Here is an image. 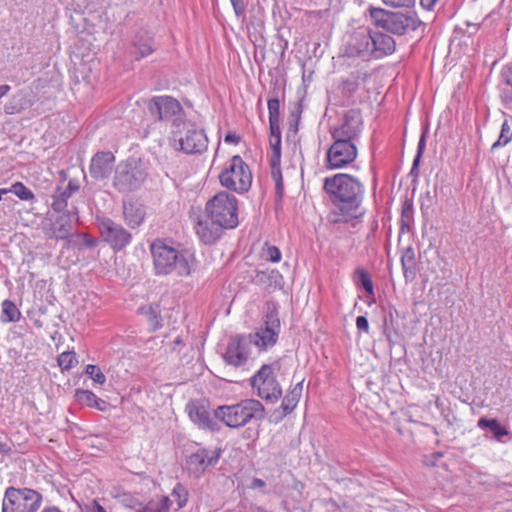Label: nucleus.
<instances>
[{"instance_id": "60", "label": "nucleus", "mask_w": 512, "mask_h": 512, "mask_svg": "<svg viewBox=\"0 0 512 512\" xmlns=\"http://www.w3.org/2000/svg\"><path fill=\"white\" fill-rule=\"evenodd\" d=\"M10 193V189H0V200L4 198V195Z\"/></svg>"}, {"instance_id": "47", "label": "nucleus", "mask_w": 512, "mask_h": 512, "mask_svg": "<svg viewBox=\"0 0 512 512\" xmlns=\"http://www.w3.org/2000/svg\"><path fill=\"white\" fill-rule=\"evenodd\" d=\"M386 5L392 7H412L415 0H383Z\"/></svg>"}, {"instance_id": "13", "label": "nucleus", "mask_w": 512, "mask_h": 512, "mask_svg": "<svg viewBox=\"0 0 512 512\" xmlns=\"http://www.w3.org/2000/svg\"><path fill=\"white\" fill-rule=\"evenodd\" d=\"M97 226L101 237L113 250H122L132 239L131 234L121 224L110 218H98Z\"/></svg>"}, {"instance_id": "18", "label": "nucleus", "mask_w": 512, "mask_h": 512, "mask_svg": "<svg viewBox=\"0 0 512 512\" xmlns=\"http://www.w3.org/2000/svg\"><path fill=\"white\" fill-rule=\"evenodd\" d=\"M223 229L225 228L218 222L216 223L207 213L205 216L199 217L195 225L197 236L206 245L214 244L222 235Z\"/></svg>"}, {"instance_id": "31", "label": "nucleus", "mask_w": 512, "mask_h": 512, "mask_svg": "<svg viewBox=\"0 0 512 512\" xmlns=\"http://www.w3.org/2000/svg\"><path fill=\"white\" fill-rule=\"evenodd\" d=\"M141 314L145 315L153 330H156L162 326L160 317V306L159 304L144 305L139 308Z\"/></svg>"}, {"instance_id": "42", "label": "nucleus", "mask_w": 512, "mask_h": 512, "mask_svg": "<svg viewBox=\"0 0 512 512\" xmlns=\"http://www.w3.org/2000/svg\"><path fill=\"white\" fill-rule=\"evenodd\" d=\"M85 372L94 380V382H96L98 384H103L106 381L105 375L101 372L100 368L96 365H92V364L87 365Z\"/></svg>"}, {"instance_id": "50", "label": "nucleus", "mask_w": 512, "mask_h": 512, "mask_svg": "<svg viewBox=\"0 0 512 512\" xmlns=\"http://www.w3.org/2000/svg\"><path fill=\"white\" fill-rule=\"evenodd\" d=\"M272 157L270 160L271 163V171L281 170L280 169V157H281V151H272Z\"/></svg>"}, {"instance_id": "6", "label": "nucleus", "mask_w": 512, "mask_h": 512, "mask_svg": "<svg viewBox=\"0 0 512 512\" xmlns=\"http://www.w3.org/2000/svg\"><path fill=\"white\" fill-rule=\"evenodd\" d=\"M205 212L226 229L238 225L237 199L228 192L221 191L213 196L206 203Z\"/></svg>"}, {"instance_id": "27", "label": "nucleus", "mask_w": 512, "mask_h": 512, "mask_svg": "<svg viewBox=\"0 0 512 512\" xmlns=\"http://www.w3.org/2000/svg\"><path fill=\"white\" fill-rule=\"evenodd\" d=\"M501 99L505 104H512V64L501 71Z\"/></svg>"}, {"instance_id": "9", "label": "nucleus", "mask_w": 512, "mask_h": 512, "mask_svg": "<svg viewBox=\"0 0 512 512\" xmlns=\"http://www.w3.org/2000/svg\"><path fill=\"white\" fill-rule=\"evenodd\" d=\"M42 499V495L36 490L8 487L2 503V512H37Z\"/></svg>"}, {"instance_id": "12", "label": "nucleus", "mask_w": 512, "mask_h": 512, "mask_svg": "<svg viewBox=\"0 0 512 512\" xmlns=\"http://www.w3.org/2000/svg\"><path fill=\"white\" fill-rule=\"evenodd\" d=\"M333 140L326 153V167L341 169L354 162L358 155L356 144L344 139Z\"/></svg>"}, {"instance_id": "22", "label": "nucleus", "mask_w": 512, "mask_h": 512, "mask_svg": "<svg viewBox=\"0 0 512 512\" xmlns=\"http://www.w3.org/2000/svg\"><path fill=\"white\" fill-rule=\"evenodd\" d=\"M372 56L380 58L392 54L395 51V40L387 34L379 31H372Z\"/></svg>"}, {"instance_id": "28", "label": "nucleus", "mask_w": 512, "mask_h": 512, "mask_svg": "<svg viewBox=\"0 0 512 512\" xmlns=\"http://www.w3.org/2000/svg\"><path fill=\"white\" fill-rule=\"evenodd\" d=\"M75 397L77 401L88 407L97 408L98 410L103 411L107 405V403L98 398L93 392L89 390H76Z\"/></svg>"}, {"instance_id": "59", "label": "nucleus", "mask_w": 512, "mask_h": 512, "mask_svg": "<svg viewBox=\"0 0 512 512\" xmlns=\"http://www.w3.org/2000/svg\"><path fill=\"white\" fill-rule=\"evenodd\" d=\"M94 505L96 508V512H106L105 509L100 504H98L96 501H94Z\"/></svg>"}, {"instance_id": "57", "label": "nucleus", "mask_w": 512, "mask_h": 512, "mask_svg": "<svg viewBox=\"0 0 512 512\" xmlns=\"http://www.w3.org/2000/svg\"><path fill=\"white\" fill-rule=\"evenodd\" d=\"M343 85H344V89H347L349 92H353L357 88L356 82H351L349 80L345 81L343 83Z\"/></svg>"}, {"instance_id": "40", "label": "nucleus", "mask_w": 512, "mask_h": 512, "mask_svg": "<svg viewBox=\"0 0 512 512\" xmlns=\"http://www.w3.org/2000/svg\"><path fill=\"white\" fill-rule=\"evenodd\" d=\"M10 192L14 193L21 200H31L34 198V194L29 190L23 183L16 182L10 188Z\"/></svg>"}, {"instance_id": "21", "label": "nucleus", "mask_w": 512, "mask_h": 512, "mask_svg": "<svg viewBox=\"0 0 512 512\" xmlns=\"http://www.w3.org/2000/svg\"><path fill=\"white\" fill-rule=\"evenodd\" d=\"M186 410L190 419L200 428L209 430L216 429L217 423L210 415V412L204 404L199 402H189L186 406Z\"/></svg>"}, {"instance_id": "17", "label": "nucleus", "mask_w": 512, "mask_h": 512, "mask_svg": "<svg viewBox=\"0 0 512 512\" xmlns=\"http://www.w3.org/2000/svg\"><path fill=\"white\" fill-rule=\"evenodd\" d=\"M78 217L75 211H68L59 214L51 221L50 227L46 230V236L49 239L64 240L67 239L73 230V223Z\"/></svg>"}, {"instance_id": "4", "label": "nucleus", "mask_w": 512, "mask_h": 512, "mask_svg": "<svg viewBox=\"0 0 512 512\" xmlns=\"http://www.w3.org/2000/svg\"><path fill=\"white\" fill-rule=\"evenodd\" d=\"M264 406L255 399H246L234 405L219 406L214 410V418L230 428H240L251 419H262Z\"/></svg>"}, {"instance_id": "56", "label": "nucleus", "mask_w": 512, "mask_h": 512, "mask_svg": "<svg viewBox=\"0 0 512 512\" xmlns=\"http://www.w3.org/2000/svg\"><path fill=\"white\" fill-rule=\"evenodd\" d=\"M79 189V186L72 181H69L67 187L62 192H70V196Z\"/></svg>"}, {"instance_id": "54", "label": "nucleus", "mask_w": 512, "mask_h": 512, "mask_svg": "<svg viewBox=\"0 0 512 512\" xmlns=\"http://www.w3.org/2000/svg\"><path fill=\"white\" fill-rule=\"evenodd\" d=\"M126 505L128 507H130L131 509H134L135 512H138V509L141 508V506H143V504L141 502H139L137 499H134V498L127 500Z\"/></svg>"}, {"instance_id": "5", "label": "nucleus", "mask_w": 512, "mask_h": 512, "mask_svg": "<svg viewBox=\"0 0 512 512\" xmlns=\"http://www.w3.org/2000/svg\"><path fill=\"white\" fill-rule=\"evenodd\" d=\"M370 17L377 27L389 33L404 35L407 29L416 30L422 22L415 12H392L382 8H370Z\"/></svg>"}, {"instance_id": "62", "label": "nucleus", "mask_w": 512, "mask_h": 512, "mask_svg": "<svg viewBox=\"0 0 512 512\" xmlns=\"http://www.w3.org/2000/svg\"><path fill=\"white\" fill-rule=\"evenodd\" d=\"M181 343H182V340H181V338H180V337H177V338L174 340V344H175V345H179V344H181Z\"/></svg>"}, {"instance_id": "63", "label": "nucleus", "mask_w": 512, "mask_h": 512, "mask_svg": "<svg viewBox=\"0 0 512 512\" xmlns=\"http://www.w3.org/2000/svg\"><path fill=\"white\" fill-rule=\"evenodd\" d=\"M256 481H257L258 485H264L263 481H261V480H256Z\"/></svg>"}, {"instance_id": "19", "label": "nucleus", "mask_w": 512, "mask_h": 512, "mask_svg": "<svg viewBox=\"0 0 512 512\" xmlns=\"http://www.w3.org/2000/svg\"><path fill=\"white\" fill-rule=\"evenodd\" d=\"M115 156L110 151L97 152L91 159L89 173L96 180L108 178L114 168Z\"/></svg>"}, {"instance_id": "32", "label": "nucleus", "mask_w": 512, "mask_h": 512, "mask_svg": "<svg viewBox=\"0 0 512 512\" xmlns=\"http://www.w3.org/2000/svg\"><path fill=\"white\" fill-rule=\"evenodd\" d=\"M134 48L135 59L139 60L153 52V40L150 37L140 38L134 42Z\"/></svg>"}, {"instance_id": "25", "label": "nucleus", "mask_w": 512, "mask_h": 512, "mask_svg": "<svg viewBox=\"0 0 512 512\" xmlns=\"http://www.w3.org/2000/svg\"><path fill=\"white\" fill-rule=\"evenodd\" d=\"M302 393V382L296 384V386L284 397L281 409L283 410L282 414L277 417L278 420H281L286 415L290 414L296 407Z\"/></svg>"}, {"instance_id": "11", "label": "nucleus", "mask_w": 512, "mask_h": 512, "mask_svg": "<svg viewBox=\"0 0 512 512\" xmlns=\"http://www.w3.org/2000/svg\"><path fill=\"white\" fill-rule=\"evenodd\" d=\"M251 385L257 389L258 396L270 402H276L282 396V389L273 373V365L264 364L251 378Z\"/></svg>"}, {"instance_id": "30", "label": "nucleus", "mask_w": 512, "mask_h": 512, "mask_svg": "<svg viewBox=\"0 0 512 512\" xmlns=\"http://www.w3.org/2000/svg\"><path fill=\"white\" fill-rule=\"evenodd\" d=\"M478 426L481 429L490 430L498 441H500L503 436H506L509 433L508 430L501 426L498 420L495 418L488 419L486 417H481L478 420Z\"/></svg>"}, {"instance_id": "29", "label": "nucleus", "mask_w": 512, "mask_h": 512, "mask_svg": "<svg viewBox=\"0 0 512 512\" xmlns=\"http://www.w3.org/2000/svg\"><path fill=\"white\" fill-rule=\"evenodd\" d=\"M170 506L171 500L169 497L158 496L141 506V508L138 509V512H168Z\"/></svg>"}, {"instance_id": "34", "label": "nucleus", "mask_w": 512, "mask_h": 512, "mask_svg": "<svg viewBox=\"0 0 512 512\" xmlns=\"http://www.w3.org/2000/svg\"><path fill=\"white\" fill-rule=\"evenodd\" d=\"M511 139L512 130L510 125L508 124V121L505 120L501 126V131L498 140L493 143L491 151H495L497 148L507 145L511 141Z\"/></svg>"}, {"instance_id": "55", "label": "nucleus", "mask_w": 512, "mask_h": 512, "mask_svg": "<svg viewBox=\"0 0 512 512\" xmlns=\"http://www.w3.org/2000/svg\"><path fill=\"white\" fill-rule=\"evenodd\" d=\"M438 0H420V4L423 8L431 10Z\"/></svg>"}, {"instance_id": "43", "label": "nucleus", "mask_w": 512, "mask_h": 512, "mask_svg": "<svg viewBox=\"0 0 512 512\" xmlns=\"http://www.w3.org/2000/svg\"><path fill=\"white\" fill-rule=\"evenodd\" d=\"M263 257L271 262H279L281 259V252L276 246L267 245L263 248Z\"/></svg>"}, {"instance_id": "23", "label": "nucleus", "mask_w": 512, "mask_h": 512, "mask_svg": "<svg viewBox=\"0 0 512 512\" xmlns=\"http://www.w3.org/2000/svg\"><path fill=\"white\" fill-rule=\"evenodd\" d=\"M123 214L131 228L141 225L145 218V208L140 204L128 203L123 206Z\"/></svg>"}, {"instance_id": "36", "label": "nucleus", "mask_w": 512, "mask_h": 512, "mask_svg": "<svg viewBox=\"0 0 512 512\" xmlns=\"http://www.w3.org/2000/svg\"><path fill=\"white\" fill-rule=\"evenodd\" d=\"M270 129V146L272 151H281V131L280 124H269Z\"/></svg>"}, {"instance_id": "51", "label": "nucleus", "mask_w": 512, "mask_h": 512, "mask_svg": "<svg viewBox=\"0 0 512 512\" xmlns=\"http://www.w3.org/2000/svg\"><path fill=\"white\" fill-rule=\"evenodd\" d=\"M230 1L233 6L236 16H238V17L242 16L245 11L243 0H230Z\"/></svg>"}, {"instance_id": "39", "label": "nucleus", "mask_w": 512, "mask_h": 512, "mask_svg": "<svg viewBox=\"0 0 512 512\" xmlns=\"http://www.w3.org/2000/svg\"><path fill=\"white\" fill-rule=\"evenodd\" d=\"M70 198V192H59L53 195L52 209L55 212H63L67 207V200Z\"/></svg>"}, {"instance_id": "53", "label": "nucleus", "mask_w": 512, "mask_h": 512, "mask_svg": "<svg viewBox=\"0 0 512 512\" xmlns=\"http://www.w3.org/2000/svg\"><path fill=\"white\" fill-rule=\"evenodd\" d=\"M224 140L226 143L238 144L240 142V137L235 133L229 132L228 134H226Z\"/></svg>"}, {"instance_id": "38", "label": "nucleus", "mask_w": 512, "mask_h": 512, "mask_svg": "<svg viewBox=\"0 0 512 512\" xmlns=\"http://www.w3.org/2000/svg\"><path fill=\"white\" fill-rule=\"evenodd\" d=\"M357 281L363 287V289L368 293L373 295V283L371 277L367 271L362 268H358L356 270Z\"/></svg>"}, {"instance_id": "2", "label": "nucleus", "mask_w": 512, "mask_h": 512, "mask_svg": "<svg viewBox=\"0 0 512 512\" xmlns=\"http://www.w3.org/2000/svg\"><path fill=\"white\" fill-rule=\"evenodd\" d=\"M280 332V319L275 305H268L265 314L264 328L248 335H237L229 341L223 355L225 362L234 367H240L249 358L252 345L259 350L273 346Z\"/></svg>"}, {"instance_id": "15", "label": "nucleus", "mask_w": 512, "mask_h": 512, "mask_svg": "<svg viewBox=\"0 0 512 512\" xmlns=\"http://www.w3.org/2000/svg\"><path fill=\"white\" fill-rule=\"evenodd\" d=\"M372 42V30L359 27L350 35L345 53L348 57L368 58L372 56Z\"/></svg>"}, {"instance_id": "14", "label": "nucleus", "mask_w": 512, "mask_h": 512, "mask_svg": "<svg viewBox=\"0 0 512 512\" xmlns=\"http://www.w3.org/2000/svg\"><path fill=\"white\" fill-rule=\"evenodd\" d=\"M363 120L359 110L345 112L341 123L331 130L332 139H344L355 143L362 131Z\"/></svg>"}, {"instance_id": "45", "label": "nucleus", "mask_w": 512, "mask_h": 512, "mask_svg": "<svg viewBox=\"0 0 512 512\" xmlns=\"http://www.w3.org/2000/svg\"><path fill=\"white\" fill-rule=\"evenodd\" d=\"M302 102H303L302 99L298 100L295 107L292 109V111L290 113L291 120H293L295 122V125H294L295 132H297V130H298V122H299V120L301 118V114L303 112Z\"/></svg>"}, {"instance_id": "24", "label": "nucleus", "mask_w": 512, "mask_h": 512, "mask_svg": "<svg viewBox=\"0 0 512 512\" xmlns=\"http://www.w3.org/2000/svg\"><path fill=\"white\" fill-rule=\"evenodd\" d=\"M401 266L406 281H412L416 276L415 252L412 247H407L401 255Z\"/></svg>"}, {"instance_id": "44", "label": "nucleus", "mask_w": 512, "mask_h": 512, "mask_svg": "<svg viewBox=\"0 0 512 512\" xmlns=\"http://www.w3.org/2000/svg\"><path fill=\"white\" fill-rule=\"evenodd\" d=\"M271 177L275 181L276 195L281 198L284 192L283 178L281 170L271 171Z\"/></svg>"}, {"instance_id": "41", "label": "nucleus", "mask_w": 512, "mask_h": 512, "mask_svg": "<svg viewBox=\"0 0 512 512\" xmlns=\"http://www.w3.org/2000/svg\"><path fill=\"white\" fill-rule=\"evenodd\" d=\"M426 134H427V131H424L419 139V142H418V147H417V154L413 160V165H412V169H411V173H414V171L417 170L418 168V165H419V162H420V159H421V156L425 150V146H426Z\"/></svg>"}, {"instance_id": "3", "label": "nucleus", "mask_w": 512, "mask_h": 512, "mask_svg": "<svg viewBox=\"0 0 512 512\" xmlns=\"http://www.w3.org/2000/svg\"><path fill=\"white\" fill-rule=\"evenodd\" d=\"M151 253L157 274L167 275L176 271L179 276H188L193 270L192 254L180 253L161 240L152 243Z\"/></svg>"}, {"instance_id": "48", "label": "nucleus", "mask_w": 512, "mask_h": 512, "mask_svg": "<svg viewBox=\"0 0 512 512\" xmlns=\"http://www.w3.org/2000/svg\"><path fill=\"white\" fill-rule=\"evenodd\" d=\"M0 452L5 454L11 452L10 442L8 441L7 436L3 432H0Z\"/></svg>"}, {"instance_id": "46", "label": "nucleus", "mask_w": 512, "mask_h": 512, "mask_svg": "<svg viewBox=\"0 0 512 512\" xmlns=\"http://www.w3.org/2000/svg\"><path fill=\"white\" fill-rule=\"evenodd\" d=\"M478 30V25L469 22L464 23V26H456L454 33L467 34L469 37L472 36Z\"/></svg>"}, {"instance_id": "16", "label": "nucleus", "mask_w": 512, "mask_h": 512, "mask_svg": "<svg viewBox=\"0 0 512 512\" xmlns=\"http://www.w3.org/2000/svg\"><path fill=\"white\" fill-rule=\"evenodd\" d=\"M186 128L185 136L178 134L174 140L178 141L180 150L186 154H198L207 149L208 140L203 130H197L192 124L183 126Z\"/></svg>"}, {"instance_id": "37", "label": "nucleus", "mask_w": 512, "mask_h": 512, "mask_svg": "<svg viewBox=\"0 0 512 512\" xmlns=\"http://www.w3.org/2000/svg\"><path fill=\"white\" fill-rule=\"evenodd\" d=\"M57 361L58 365L63 371L70 370L75 364L78 363L75 352L70 351L61 353L58 356Z\"/></svg>"}, {"instance_id": "33", "label": "nucleus", "mask_w": 512, "mask_h": 512, "mask_svg": "<svg viewBox=\"0 0 512 512\" xmlns=\"http://www.w3.org/2000/svg\"><path fill=\"white\" fill-rule=\"evenodd\" d=\"M20 311L16 305L10 301L5 300L2 303V320L4 322H16L20 318Z\"/></svg>"}, {"instance_id": "49", "label": "nucleus", "mask_w": 512, "mask_h": 512, "mask_svg": "<svg viewBox=\"0 0 512 512\" xmlns=\"http://www.w3.org/2000/svg\"><path fill=\"white\" fill-rule=\"evenodd\" d=\"M356 327L358 330L368 333V331H369L368 319L365 316H358L356 318Z\"/></svg>"}, {"instance_id": "26", "label": "nucleus", "mask_w": 512, "mask_h": 512, "mask_svg": "<svg viewBox=\"0 0 512 512\" xmlns=\"http://www.w3.org/2000/svg\"><path fill=\"white\" fill-rule=\"evenodd\" d=\"M281 279H282V276L277 270H265V271H256V274L253 277V282L256 285H260L265 288H269L272 286L279 285Z\"/></svg>"}, {"instance_id": "58", "label": "nucleus", "mask_w": 512, "mask_h": 512, "mask_svg": "<svg viewBox=\"0 0 512 512\" xmlns=\"http://www.w3.org/2000/svg\"><path fill=\"white\" fill-rule=\"evenodd\" d=\"M10 91L9 85H1L0 86V99L6 95Z\"/></svg>"}, {"instance_id": "20", "label": "nucleus", "mask_w": 512, "mask_h": 512, "mask_svg": "<svg viewBox=\"0 0 512 512\" xmlns=\"http://www.w3.org/2000/svg\"><path fill=\"white\" fill-rule=\"evenodd\" d=\"M220 452L216 450L198 449L187 458L188 469L195 475L202 474L206 468L216 465Z\"/></svg>"}, {"instance_id": "7", "label": "nucleus", "mask_w": 512, "mask_h": 512, "mask_svg": "<svg viewBox=\"0 0 512 512\" xmlns=\"http://www.w3.org/2000/svg\"><path fill=\"white\" fill-rule=\"evenodd\" d=\"M150 114L161 121L172 122V134L177 136L182 133V126H186L183 120V108L180 103L170 96L153 97L148 102Z\"/></svg>"}, {"instance_id": "1", "label": "nucleus", "mask_w": 512, "mask_h": 512, "mask_svg": "<svg viewBox=\"0 0 512 512\" xmlns=\"http://www.w3.org/2000/svg\"><path fill=\"white\" fill-rule=\"evenodd\" d=\"M323 190L338 210L331 214L333 223L348 222L363 215L360 208L365 187L358 178L346 173L326 177L323 181Z\"/></svg>"}, {"instance_id": "52", "label": "nucleus", "mask_w": 512, "mask_h": 512, "mask_svg": "<svg viewBox=\"0 0 512 512\" xmlns=\"http://www.w3.org/2000/svg\"><path fill=\"white\" fill-rule=\"evenodd\" d=\"M179 491L184 492V488L181 485H177V487L174 489V494L178 495V508H182L183 506H185L187 498L184 497L183 499H181Z\"/></svg>"}, {"instance_id": "61", "label": "nucleus", "mask_w": 512, "mask_h": 512, "mask_svg": "<svg viewBox=\"0 0 512 512\" xmlns=\"http://www.w3.org/2000/svg\"><path fill=\"white\" fill-rule=\"evenodd\" d=\"M86 243L88 246L94 247L96 245L97 241L91 239V240H88Z\"/></svg>"}, {"instance_id": "8", "label": "nucleus", "mask_w": 512, "mask_h": 512, "mask_svg": "<svg viewBox=\"0 0 512 512\" xmlns=\"http://www.w3.org/2000/svg\"><path fill=\"white\" fill-rule=\"evenodd\" d=\"M147 177V172L139 159L129 158L115 168L114 187L121 193L138 189Z\"/></svg>"}, {"instance_id": "35", "label": "nucleus", "mask_w": 512, "mask_h": 512, "mask_svg": "<svg viewBox=\"0 0 512 512\" xmlns=\"http://www.w3.org/2000/svg\"><path fill=\"white\" fill-rule=\"evenodd\" d=\"M269 124L280 123V101L277 93L268 99Z\"/></svg>"}, {"instance_id": "10", "label": "nucleus", "mask_w": 512, "mask_h": 512, "mask_svg": "<svg viewBox=\"0 0 512 512\" xmlns=\"http://www.w3.org/2000/svg\"><path fill=\"white\" fill-rule=\"evenodd\" d=\"M223 187L238 192H247L252 183V174L248 165L239 155L232 157L229 166L219 175Z\"/></svg>"}]
</instances>
